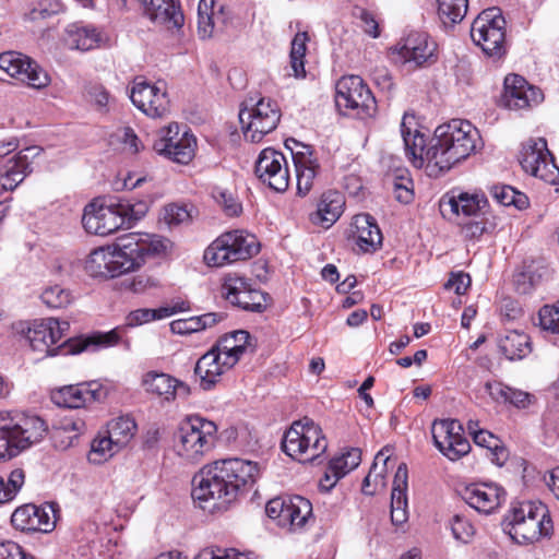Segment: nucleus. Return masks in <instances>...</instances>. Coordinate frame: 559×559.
Returning <instances> with one entry per match:
<instances>
[{
    "instance_id": "f257e3e1",
    "label": "nucleus",
    "mask_w": 559,
    "mask_h": 559,
    "mask_svg": "<svg viewBox=\"0 0 559 559\" xmlns=\"http://www.w3.org/2000/svg\"><path fill=\"white\" fill-rule=\"evenodd\" d=\"M416 126L415 116L405 112L401 121L405 153L415 167L426 166L430 176L450 170L481 146L478 129L467 120L452 119L438 126L428 145Z\"/></svg>"
},
{
    "instance_id": "f03ea898",
    "label": "nucleus",
    "mask_w": 559,
    "mask_h": 559,
    "mask_svg": "<svg viewBox=\"0 0 559 559\" xmlns=\"http://www.w3.org/2000/svg\"><path fill=\"white\" fill-rule=\"evenodd\" d=\"M257 463L238 457L204 465L192 478V498L210 512L225 510L238 495L250 489L259 477Z\"/></svg>"
},
{
    "instance_id": "7ed1b4c3",
    "label": "nucleus",
    "mask_w": 559,
    "mask_h": 559,
    "mask_svg": "<svg viewBox=\"0 0 559 559\" xmlns=\"http://www.w3.org/2000/svg\"><path fill=\"white\" fill-rule=\"evenodd\" d=\"M150 209L147 200L110 199L107 203L85 206L82 224L88 234L108 236L120 228H131Z\"/></svg>"
},
{
    "instance_id": "20e7f679",
    "label": "nucleus",
    "mask_w": 559,
    "mask_h": 559,
    "mask_svg": "<svg viewBox=\"0 0 559 559\" xmlns=\"http://www.w3.org/2000/svg\"><path fill=\"white\" fill-rule=\"evenodd\" d=\"M46 432L45 421L36 415L0 412V460L19 455L39 442Z\"/></svg>"
},
{
    "instance_id": "39448f33",
    "label": "nucleus",
    "mask_w": 559,
    "mask_h": 559,
    "mask_svg": "<svg viewBox=\"0 0 559 559\" xmlns=\"http://www.w3.org/2000/svg\"><path fill=\"white\" fill-rule=\"evenodd\" d=\"M510 536L521 545L550 539L554 522L548 507L540 501H522L514 504L507 518Z\"/></svg>"
},
{
    "instance_id": "423d86ee",
    "label": "nucleus",
    "mask_w": 559,
    "mask_h": 559,
    "mask_svg": "<svg viewBox=\"0 0 559 559\" xmlns=\"http://www.w3.org/2000/svg\"><path fill=\"white\" fill-rule=\"evenodd\" d=\"M216 440V424L192 415L180 423L175 433L174 450L182 460L197 463L215 447Z\"/></svg>"
},
{
    "instance_id": "0eeeda50",
    "label": "nucleus",
    "mask_w": 559,
    "mask_h": 559,
    "mask_svg": "<svg viewBox=\"0 0 559 559\" xmlns=\"http://www.w3.org/2000/svg\"><path fill=\"white\" fill-rule=\"evenodd\" d=\"M283 451L300 463H311L328 450V440L322 429L312 419L305 417L293 423L282 441Z\"/></svg>"
},
{
    "instance_id": "6e6552de",
    "label": "nucleus",
    "mask_w": 559,
    "mask_h": 559,
    "mask_svg": "<svg viewBox=\"0 0 559 559\" xmlns=\"http://www.w3.org/2000/svg\"><path fill=\"white\" fill-rule=\"evenodd\" d=\"M281 116V109L272 98L249 96L239 111L245 139L259 143L264 135L276 129Z\"/></svg>"
},
{
    "instance_id": "1a4fd4ad",
    "label": "nucleus",
    "mask_w": 559,
    "mask_h": 559,
    "mask_svg": "<svg viewBox=\"0 0 559 559\" xmlns=\"http://www.w3.org/2000/svg\"><path fill=\"white\" fill-rule=\"evenodd\" d=\"M260 250L254 235L243 230L226 231L218 236L204 251L203 259L209 266H224L252 258Z\"/></svg>"
},
{
    "instance_id": "9d476101",
    "label": "nucleus",
    "mask_w": 559,
    "mask_h": 559,
    "mask_svg": "<svg viewBox=\"0 0 559 559\" xmlns=\"http://www.w3.org/2000/svg\"><path fill=\"white\" fill-rule=\"evenodd\" d=\"M335 106L341 115L358 119L371 118L377 111L374 96L357 74L344 75L337 81Z\"/></svg>"
},
{
    "instance_id": "9b49d317",
    "label": "nucleus",
    "mask_w": 559,
    "mask_h": 559,
    "mask_svg": "<svg viewBox=\"0 0 559 559\" xmlns=\"http://www.w3.org/2000/svg\"><path fill=\"white\" fill-rule=\"evenodd\" d=\"M388 58L394 67H431L438 60L437 44L425 32L411 31L389 48Z\"/></svg>"
},
{
    "instance_id": "f8f14e48",
    "label": "nucleus",
    "mask_w": 559,
    "mask_h": 559,
    "mask_svg": "<svg viewBox=\"0 0 559 559\" xmlns=\"http://www.w3.org/2000/svg\"><path fill=\"white\" fill-rule=\"evenodd\" d=\"M506 21L498 8L483 11L473 22L471 37L483 51L493 58L504 52Z\"/></svg>"
},
{
    "instance_id": "ddd939ff",
    "label": "nucleus",
    "mask_w": 559,
    "mask_h": 559,
    "mask_svg": "<svg viewBox=\"0 0 559 559\" xmlns=\"http://www.w3.org/2000/svg\"><path fill=\"white\" fill-rule=\"evenodd\" d=\"M269 518L292 533L302 531L312 521V504L301 497L274 498L265 507Z\"/></svg>"
},
{
    "instance_id": "4468645a",
    "label": "nucleus",
    "mask_w": 559,
    "mask_h": 559,
    "mask_svg": "<svg viewBox=\"0 0 559 559\" xmlns=\"http://www.w3.org/2000/svg\"><path fill=\"white\" fill-rule=\"evenodd\" d=\"M519 160L525 173L550 185L559 183V167L555 164L544 138L524 142Z\"/></svg>"
},
{
    "instance_id": "2eb2a0df",
    "label": "nucleus",
    "mask_w": 559,
    "mask_h": 559,
    "mask_svg": "<svg viewBox=\"0 0 559 559\" xmlns=\"http://www.w3.org/2000/svg\"><path fill=\"white\" fill-rule=\"evenodd\" d=\"M197 139L189 131L179 134V124L174 122L157 132L154 151L178 164H188L194 157Z\"/></svg>"
},
{
    "instance_id": "dca6fc26",
    "label": "nucleus",
    "mask_w": 559,
    "mask_h": 559,
    "mask_svg": "<svg viewBox=\"0 0 559 559\" xmlns=\"http://www.w3.org/2000/svg\"><path fill=\"white\" fill-rule=\"evenodd\" d=\"M129 96L132 104L148 117L162 118L169 111L165 82L157 81L152 84L143 76H136Z\"/></svg>"
},
{
    "instance_id": "f3484780",
    "label": "nucleus",
    "mask_w": 559,
    "mask_h": 559,
    "mask_svg": "<svg viewBox=\"0 0 559 559\" xmlns=\"http://www.w3.org/2000/svg\"><path fill=\"white\" fill-rule=\"evenodd\" d=\"M85 271L93 277L114 278L133 271V264L123 254V246L120 242L114 249L110 247L94 249L85 261Z\"/></svg>"
},
{
    "instance_id": "a211bd4d",
    "label": "nucleus",
    "mask_w": 559,
    "mask_h": 559,
    "mask_svg": "<svg viewBox=\"0 0 559 559\" xmlns=\"http://www.w3.org/2000/svg\"><path fill=\"white\" fill-rule=\"evenodd\" d=\"M68 329L67 321L60 322L53 318L41 319L28 328L26 338L32 350L40 355L39 358L56 356L64 344L56 347L55 345L61 341Z\"/></svg>"
},
{
    "instance_id": "6ab92c4d",
    "label": "nucleus",
    "mask_w": 559,
    "mask_h": 559,
    "mask_svg": "<svg viewBox=\"0 0 559 559\" xmlns=\"http://www.w3.org/2000/svg\"><path fill=\"white\" fill-rule=\"evenodd\" d=\"M254 174L261 182L276 192L289 187V170L286 157L272 147L262 150L255 160Z\"/></svg>"
},
{
    "instance_id": "aec40b11",
    "label": "nucleus",
    "mask_w": 559,
    "mask_h": 559,
    "mask_svg": "<svg viewBox=\"0 0 559 559\" xmlns=\"http://www.w3.org/2000/svg\"><path fill=\"white\" fill-rule=\"evenodd\" d=\"M431 433L435 445L451 461L459 460L471 450L468 440L463 436V428L455 419L435 420Z\"/></svg>"
},
{
    "instance_id": "412c9836",
    "label": "nucleus",
    "mask_w": 559,
    "mask_h": 559,
    "mask_svg": "<svg viewBox=\"0 0 559 559\" xmlns=\"http://www.w3.org/2000/svg\"><path fill=\"white\" fill-rule=\"evenodd\" d=\"M543 99L542 90L519 73L511 72L504 78L502 100L507 108L525 109L540 104Z\"/></svg>"
},
{
    "instance_id": "4be33fe9",
    "label": "nucleus",
    "mask_w": 559,
    "mask_h": 559,
    "mask_svg": "<svg viewBox=\"0 0 559 559\" xmlns=\"http://www.w3.org/2000/svg\"><path fill=\"white\" fill-rule=\"evenodd\" d=\"M123 254L132 262L133 270L140 267L148 258L166 253L169 240L157 235L130 234L121 240Z\"/></svg>"
},
{
    "instance_id": "5701e85b",
    "label": "nucleus",
    "mask_w": 559,
    "mask_h": 559,
    "mask_svg": "<svg viewBox=\"0 0 559 559\" xmlns=\"http://www.w3.org/2000/svg\"><path fill=\"white\" fill-rule=\"evenodd\" d=\"M11 523L22 532L48 533L56 525L55 510L51 504H24L12 513Z\"/></svg>"
},
{
    "instance_id": "b1692460",
    "label": "nucleus",
    "mask_w": 559,
    "mask_h": 559,
    "mask_svg": "<svg viewBox=\"0 0 559 559\" xmlns=\"http://www.w3.org/2000/svg\"><path fill=\"white\" fill-rule=\"evenodd\" d=\"M41 153L39 146H28L9 158L0 175V188L3 191L14 190L33 171L32 163Z\"/></svg>"
},
{
    "instance_id": "393cba45",
    "label": "nucleus",
    "mask_w": 559,
    "mask_h": 559,
    "mask_svg": "<svg viewBox=\"0 0 559 559\" xmlns=\"http://www.w3.org/2000/svg\"><path fill=\"white\" fill-rule=\"evenodd\" d=\"M462 499L479 513L491 514L504 499V490L496 484H471L461 492Z\"/></svg>"
},
{
    "instance_id": "a878e982",
    "label": "nucleus",
    "mask_w": 559,
    "mask_h": 559,
    "mask_svg": "<svg viewBox=\"0 0 559 559\" xmlns=\"http://www.w3.org/2000/svg\"><path fill=\"white\" fill-rule=\"evenodd\" d=\"M231 13L223 3L215 0H200L198 7V32L201 38H210L223 32Z\"/></svg>"
},
{
    "instance_id": "bb28decb",
    "label": "nucleus",
    "mask_w": 559,
    "mask_h": 559,
    "mask_svg": "<svg viewBox=\"0 0 559 559\" xmlns=\"http://www.w3.org/2000/svg\"><path fill=\"white\" fill-rule=\"evenodd\" d=\"M143 4L144 15L154 24L164 26L168 31H178L182 27L185 17L177 0H140Z\"/></svg>"
},
{
    "instance_id": "cd10ccee",
    "label": "nucleus",
    "mask_w": 559,
    "mask_h": 559,
    "mask_svg": "<svg viewBox=\"0 0 559 559\" xmlns=\"http://www.w3.org/2000/svg\"><path fill=\"white\" fill-rule=\"evenodd\" d=\"M441 212L447 215L448 211L457 217L463 215L464 217H479L486 214L488 206V200L483 193H467V192H455L452 191L448 201H442Z\"/></svg>"
},
{
    "instance_id": "c85d7f7f",
    "label": "nucleus",
    "mask_w": 559,
    "mask_h": 559,
    "mask_svg": "<svg viewBox=\"0 0 559 559\" xmlns=\"http://www.w3.org/2000/svg\"><path fill=\"white\" fill-rule=\"evenodd\" d=\"M292 157L296 171L297 193L307 195L313 188L319 173V160L308 145H301L300 151L292 152Z\"/></svg>"
},
{
    "instance_id": "c756f323",
    "label": "nucleus",
    "mask_w": 559,
    "mask_h": 559,
    "mask_svg": "<svg viewBox=\"0 0 559 559\" xmlns=\"http://www.w3.org/2000/svg\"><path fill=\"white\" fill-rule=\"evenodd\" d=\"M407 466L401 463L395 472L391 492V521L394 525H401L407 521Z\"/></svg>"
},
{
    "instance_id": "7c9ffc66",
    "label": "nucleus",
    "mask_w": 559,
    "mask_h": 559,
    "mask_svg": "<svg viewBox=\"0 0 559 559\" xmlns=\"http://www.w3.org/2000/svg\"><path fill=\"white\" fill-rule=\"evenodd\" d=\"M142 384L147 393L157 395L167 402L174 401L177 393H188V386L185 383L164 372L150 371L145 373Z\"/></svg>"
},
{
    "instance_id": "2f4dec72",
    "label": "nucleus",
    "mask_w": 559,
    "mask_h": 559,
    "mask_svg": "<svg viewBox=\"0 0 559 559\" xmlns=\"http://www.w3.org/2000/svg\"><path fill=\"white\" fill-rule=\"evenodd\" d=\"M222 362L219 353L212 348L198 359L194 374L199 378L201 389L205 391L212 390L219 382L221 377L229 370Z\"/></svg>"
},
{
    "instance_id": "473e14b6",
    "label": "nucleus",
    "mask_w": 559,
    "mask_h": 559,
    "mask_svg": "<svg viewBox=\"0 0 559 559\" xmlns=\"http://www.w3.org/2000/svg\"><path fill=\"white\" fill-rule=\"evenodd\" d=\"M53 403L61 407L80 408L87 402L98 400V394L92 384L67 385L52 393Z\"/></svg>"
},
{
    "instance_id": "72a5a7b5",
    "label": "nucleus",
    "mask_w": 559,
    "mask_h": 559,
    "mask_svg": "<svg viewBox=\"0 0 559 559\" xmlns=\"http://www.w3.org/2000/svg\"><path fill=\"white\" fill-rule=\"evenodd\" d=\"M344 204V195L341 192L335 190L323 192L317 212L311 215L312 222L325 227L332 226L343 213Z\"/></svg>"
},
{
    "instance_id": "f704fd0d",
    "label": "nucleus",
    "mask_w": 559,
    "mask_h": 559,
    "mask_svg": "<svg viewBox=\"0 0 559 559\" xmlns=\"http://www.w3.org/2000/svg\"><path fill=\"white\" fill-rule=\"evenodd\" d=\"M358 247L364 252L376 251L382 245V234L374 218L369 214H359L354 218Z\"/></svg>"
},
{
    "instance_id": "c9c22d12",
    "label": "nucleus",
    "mask_w": 559,
    "mask_h": 559,
    "mask_svg": "<svg viewBox=\"0 0 559 559\" xmlns=\"http://www.w3.org/2000/svg\"><path fill=\"white\" fill-rule=\"evenodd\" d=\"M499 349L509 359H523L532 352L531 337L516 330L507 331L500 336Z\"/></svg>"
},
{
    "instance_id": "e433bc0d",
    "label": "nucleus",
    "mask_w": 559,
    "mask_h": 559,
    "mask_svg": "<svg viewBox=\"0 0 559 559\" xmlns=\"http://www.w3.org/2000/svg\"><path fill=\"white\" fill-rule=\"evenodd\" d=\"M486 391L496 402L509 403L518 408H526L533 399V395L530 393L510 388L500 382H487Z\"/></svg>"
},
{
    "instance_id": "4c0bfd02",
    "label": "nucleus",
    "mask_w": 559,
    "mask_h": 559,
    "mask_svg": "<svg viewBox=\"0 0 559 559\" xmlns=\"http://www.w3.org/2000/svg\"><path fill=\"white\" fill-rule=\"evenodd\" d=\"M67 44L71 49L87 51L98 47L102 37L96 28L72 24L67 29Z\"/></svg>"
},
{
    "instance_id": "58836bf2",
    "label": "nucleus",
    "mask_w": 559,
    "mask_h": 559,
    "mask_svg": "<svg viewBox=\"0 0 559 559\" xmlns=\"http://www.w3.org/2000/svg\"><path fill=\"white\" fill-rule=\"evenodd\" d=\"M223 319L224 316L221 313L209 312L201 316L174 320L170 323V330L173 333L181 335L197 333L207 328H212Z\"/></svg>"
},
{
    "instance_id": "ea45409f",
    "label": "nucleus",
    "mask_w": 559,
    "mask_h": 559,
    "mask_svg": "<svg viewBox=\"0 0 559 559\" xmlns=\"http://www.w3.org/2000/svg\"><path fill=\"white\" fill-rule=\"evenodd\" d=\"M186 302H178L171 307H160L158 309L142 308L130 312L127 317V324L138 326L154 320H160L173 314L187 310Z\"/></svg>"
},
{
    "instance_id": "a19ab883",
    "label": "nucleus",
    "mask_w": 559,
    "mask_h": 559,
    "mask_svg": "<svg viewBox=\"0 0 559 559\" xmlns=\"http://www.w3.org/2000/svg\"><path fill=\"white\" fill-rule=\"evenodd\" d=\"M197 210L192 204L187 203H169L163 207L160 219L169 227L176 228L182 225H189Z\"/></svg>"
},
{
    "instance_id": "79ce46f5",
    "label": "nucleus",
    "mask_w": 559,
    "mask_h": 559,
    "mask_svg": "<svg viewBox=\"0 0 559 559\" xmlns=\"http://www.w3.org/2000/svg\"><path fill=\"white\" fill-rule=\"evenodd\" d=\"M107 435L120 450L129 444L136 431V424L129 416H120L108 423Z\"/></svg>"
},
{
    "instance_id": "37998d69",
    "label": "nucleus",
    "mask_w": 559,
    "mask_h": 559,
    "mask_svg": "<svg viewBox=\"0 0 559 559\" xmlns=\"http://www.w3.org/2000/svg\"><path fill=\"white\" fill-rule=\"evenodd\" d=\"M211 194L226 216L235 217L242 213V204L233 191L222 187H214Z\"/></svg>"
},
{
    "instance_id": "c03bdc74",
    "label": "nucleus",
    "mask_w": 559,
    "mask_h": 559,
    "mask_svg": "<svg viewBox=\"0 0 559 559\" xmlns=\"http://www.w3.org/2000/svg\"><path fill=\"white\" fill-rule=\"evenodd\" d=\"M119 451L120 448L114 444L108 435L98 436L92 441L87 459L93 464H102Z\"/></svg>"
},
{
    "instance_id": "a18cd8bd",
    "label": "nucleus",
    "mask_w": 559,
    "mask_h": 559,
    "mask_svg": "<svg viewBox=\"0 0 559 559\" xmlns=\"http://www.w3.org/2000/svg\"><path fill=\"white\" fill-rule=\"evenodd\" d=\"M254 283L238 273H228L223 277L222 295L227 301H233L242 295V292L249 289Z\"/></svg>"
},
{
    "instance_id": "49530a36",
    "label": "nucleus",
    "mask_w": 559,
    "mask_h": 559,
    "mask_svg": "<svg viewBox=\"0 0 559 559\" xmlns=\"http://www.w3.org/2000/svg\"><path fill=\"white\" fill-rule=\"evenodd\" d=\"M438 14L444 24L461 22L467 11V0H437Z\"/></svg>"
},
{
    "instance_id": "de8ad7c7",
    "label": "nucleus",
    "mask_w": 559,
    "mask_h": 559,
    "mask_svg": "<svg viewBox=\"0 0 559 559\" xmlns=\"http://www.w3.org/2000/svg\"><path fill=\"white\" fill-rule=\"evenodd\" d=\"M361 462V452L357 448H350L340 455L334 456L329 463L332 471H336L342 477L358 467Z\"/></svg>"
},
{
    "instance_id": "09e8293b",
    "label": "nucleus",
    "mask_w": 559,
    "mask_h": 559,
    "mask_svg": "<svg viewBox=\"0 0 559 559\" xmlns=\"http://www.w3.org/2000/svg\"><path fill=\"white\" fill-rule=\"evenodd\" d=\"M31 57L15 50L0 53V70H39Z\"/></svg>"
},
{
    "instance_id": "8fccbe9b",
    "label": "nucleus",
    "mask_w": 559,
    "mask_h": 559,
    "mask_svg": "<svg viewBox=\"0 0 559 559\" xmlns=\"http://www.w3.org/2000/svg\"><path fill=\"white\" fill-rule=\"evenodd\" d=\"M25 481V473L22 468L13 469L5 483L0 476V503L12 501L21 490Z\"/></svg>"
},
{
    "instance_id": "3c124183",
    "label": "nucleus",
    "mask_w": 559,
    "mask_h": 559,
    "mask_svg": "<svg viewBox=\"0 0 559 559\" xmlns=\"http://www.w3.org/2000/svg\"><path fill=\"white\" fill-rule=\"evenodd\" d=\"M265 301L264 294L255 288L253 284L249 289L242 292L239 298L230 301V304L242 310L260 312L265 308Z\"/></svg>"
},
{
    "instance_id": "603ef678",
    "label": "nucleus",
    "mask_w": 559,
    "mask_h": 559,
    "mask_svg": "<svg viewBox=\"0 0 559 559\" xmlns=\"http://www.w3.org/2000/svg\"><path fill=\"white\" fill-rule=\"evenodd\" d=\"M40 298L47 307L52 309L64 308L73 300L72 293L60 285H53L45 288Z\"/></svg>"
},
{
    "instance_id": "864d4df0",
    "label": "nucleus",
    "mask_w": 559,
    "mask_h": 559,
    "mask_svg": "<svg viewBox=\"0 0 559 559\" xmlns=\"http://www.w3.org/2000/svg\"><path fill=\"white\" fill-rule=\"evenodd\" d=\"M462 226V233L465 238L468 239H477L485 233H491L495 230L497 223L495 217L492 219L481 218V219H471L468 222H460Z\"/></svg>"
},
{
    "instance_id": "5fc2aeb1",
    "label": "nucleus",
    "mask_w": 559,
    "mask_h": 559,
    "mask_svg": "<svg viewBox=\"0 0 559 559\" xmlns=\"http://www.w3.org/2000/svg\"><path fill=\"white\" fill-rule=\"evenodd\" d=\"M309 35L307 32H298L292 40L290 66L292 70H305V55Z\"/></svg>"
},
{
    "instance_id": "6e6d98bb",
    "label": "nucleus",
    "mask_w": 559,
    "mask_h": 559,
    "mask_svg": "<svg viewBox=\"0 0 559 559\" xmlns=\"http://www.w3.org/2000/svg\"><path fill=\"white\" fill-rule=\"evenodd\" d=\"M222 348L233 347L236 352H247L250 347V334L245 330L225 334L215 344Z\"/></svg>"
},
{
    "instance_id": "4d7b16f0",
    "label": "nucleus",
    "mask_w": 559,
    "mask_h": 559,
    "mask_svg": "<svg viewBox=\"0 0 559 559\" xmlns=\"http://www.w3.org/2000/svg\"><path fill=\"white\" fill-rule=\"evenodd\" d=\"M63 11V4L59 0H43L27 14L29 21L46 20Z\"/></svg>"
},
{
    "instance_id": "13d9d810",
    "label": "nucleus",
    "mask_w": 559,
    "mask_h": 559,
    "mask_svg": "<svg viewBox=\"0 0 559 559\" xmlns=\"http://www.w3.org/2000/svg\"><path fill=\"white\" fill-rule=\"evenodd\" d=\"M543 330L559 334V300L554 305H545L538 312Z\"/></svg>"
},
{
    "instance_id": "bf43d9fd",
    "label": "nucleus",
    "mask_w": 559,
    "mask_h": 559,
    "mask_svg": "<svg viewBox=\"0 0 559 559\" xmlns=\"http://www.w3.org/2000/svg\"><path fill=\"white\" fill-rule=\"evenodd\" d=\"M126 287L134 294H146L159 287V281L147 274H139L126 280Z\"/></svg>"
},
{
    "instance_id": "052dcab7",
    "label": "nucleus",
    "mask_w": 559,
    "mask_h": 559,
    "mask_svg": "<svg viewBox=\"0 0 559 559\" xmlns=\"http://www.w3.org/2000/svg\"><path fill=\"white\" fill-rule=\"evenodd\" d=\"M119 336L115 331L105 334H97L86 340L80 341L73 348V353H81L88 350L91 347L96 346H111L118 343Z\"/></svg>"
},
{
    "instance_id": "680f3d73",
    "label": "nucleus",
    "mask_w": 559,
    "mask_h": 559,
    "mask_svg": "<svg viewBox=\"0 0 559 559\" xmlns=\"http://www.w3.org/2000/svg\"><path fill=\"white\" fill-rule=\"evenodd\" d=\"M389 450H381L378 452V454L374 457V462L370 468L369 474L364 478L362 480V492L365 495H373V491L369 490L368 487L370 486V479L372 474L377 477H380L381 479L384 478V474L386 472V464L390 460V456L385 453Z\"/></svg>"
},
{
    "instance_id": "e2e57ef3",
    "label": "nucleus",
    "mask_w": 559,
    "mask_h": 559,
    "mask_svg": "<svg viewBox=\"0 0 559 559\" xmlns=\"http://www.w3.org/2000/svg\"><path fill=\"white\" fill-rule=\"evenodd\" d=\"M451 531L456 540L464 544L471 542L475 535V527L465 516L456 514L451 521Z\"/></svg>"
},
{
    "instance_id": "0e129e2a",
    "label": "nucleus",
    "mask_w": 559,
    "mask_h": 559,
    "mask_svg": "<svg viewBox=\"0 0 559 559\" xmlns=\"http://www.w3.org/2000/svg\"><path fill=\"white\" fill-rule=\"evenodd\" d=\"M194 559H249L235 548L210 547L201 550Z\"/></svg>"
},
{
    "instance_id": "69168bd1",
    "label": "nucleus",
    "mask_w": 559,
    "mask_h": 559,
    "mask_svg": "<svg viewBox=\"0 0 559 559\" xmlns=\"http://www.w3.org/2000/svg\"><path fill=\"white\" fill-rule=\"evenodd\" d=\"M11 78L25 82L33 88L46 87L50 82L51 78L49 72H9Z\"/></svg>"
},
{
    "instance_id": "338daca9",
    "label": "nucleus",
    "mask_w": 559,
    "mask_h": 559,
    "mask_svg": "<svg viewBox=\"0 0 559 559\" xmlns=\"http://www.w3.org/2000/svg\"><path fill=\"white\" fill-rule=\"evenodd\" d=\"M473 440L479 447L493 450L498 461L500 459L506 460V450L498 447L499 440L491 432L483 429L478 430L477 433H474Z\"/></svg>"
},
{
    "instance_id": "774afa93",
    "label": "nucleus",
    "mask_w": 559,
    "mask_h": 559,
    "mask_svg": "<svg viewBox=\"0 0 559 559\" xmlns=\"http://www.w3.org/2000/svg\"><path fill=\"white\" fill-rule=\"evenodd\" d=\"M0 559H34L27 558L22 547L13 540H0Z\"/></svg>"
}]
</instances>
